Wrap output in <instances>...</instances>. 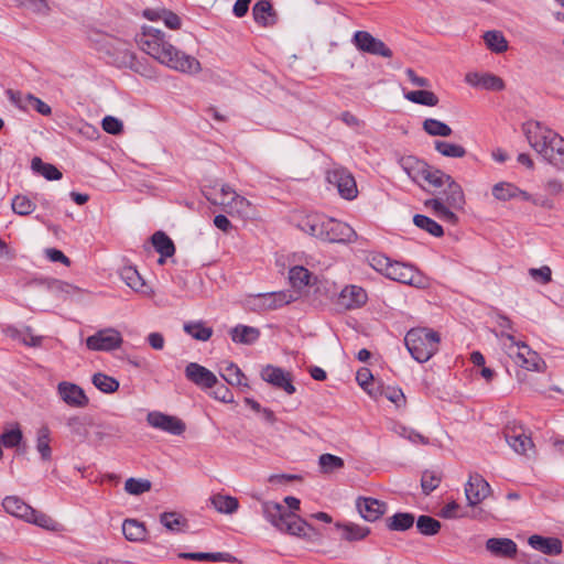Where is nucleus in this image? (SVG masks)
Here are the masks:
<instances>
[{
    "instance_id": "obj_12",
    "label": "nucleus",
    "mask_w": 564,
    "mask_h": 564,
    "mask_svg": "<svg viewBox=\"0 0 564 564\" xmlns=\"http://www.w3.org/2000/svg\"><path fill=\"white\" fill-rule=\"evenodd\" d=\"M351 42L357 50L364 53L386 58L392 57V51L381 40L375 37L367 31H356Z\"/></svg>"
},
{
    "instance_id": "obj_39",
    "label": "nucleus",
    "mask_w": 564,
    "mask_h": 564,
    "mask_svg": "<svg viewBox=\"0 0 564 564\" xmlns=\"http://www.w3.org/2000/svg\"><path fill=\"white\" fill-rule=\"evenodd\" d=\"M36 449L43 460L51 459V431L47 426H41L36 432Z\"/></svg>"
},
{
    "instance_id": "obj_49",
    "label": "nucleus",
    "mask_w": 564,
    "mask_h": 564,
    "mask_svg": "<svg viewBox=\"0 0 564 564\" xmlns=\"http://www.w3.org/2000/svg\"><path fill=\"white\" fill-rule=\"evenodd\" d=\"M441 522L430 516H420L416 520V528L423 535H435L441 530Z\"/></svg>"
},
{
    "instance_id": "obj_22",
    "label": "nucleus",
    "mask_w": 564,
    "mask_h": 564,
    "mask_svg": "<svg viewBox=\"0 0 564 564\" xmlns=\"http://www.w3.org/2000/svg\"><path fill=\"white\" fill-rule=\"evenodd\" d=\"M262 514L278 530L285 528V521L291 511H288L281 503L274 501H264L261 505Z\"/></svg>"
},
{
    "instance_id": "obj_64",
    "label": "nucleus",
    "mask_w": 564,
    "mask_h": 564,
    "mask_svg": "<svg viewBox=\"0 0 564 564\" xmlns=\"http://www.w3.org/2000/svg\"><path fill=\"white\" fill-rule=\"evenodd\" d=\"M162 21L171 30H178V29H181V25H182L181 18L176 13H174L170 10H166V9H163Z\"/></svg>"
},
{
    "instance_id": "obj_26",
    "label": "nucleus",
    "mask_w": 564,
    "mask_h": 564,
    "mask_svg": "<svg viewBox=\"0 0 564 564\" xmlns=\"http://www.w3.org/2000/svg\"><path fill=\"white\" fill-rule=\"evenodd\" d=\"M254 21L261 26H273L278 21V14L269 0H259L252 8Z\"/></svg>"
},
{
    "instance_id": "obj_54",
    "label": "nucleus",
    "mask_w": 564,
    "mask_h": 564,
    "mask_svg": "<svg viewBox=\"0 0 564 564\" xmlns=\"http://www.w3.org/2000/svg\"><path fill=\"white\" fill-rule=\"evenodd\" d=\"M151 481L148 479L128 478L124 482V490L129 495L139 496L150 491Z\"/></svg>"
},
{
    "instance_id": "obj_9",
    "label": "nucleus",
    "mask_w": 564,
    "mask_h": 564,
    "mask_svg": "<svg viewBox=\"0 0 564 564\" xmlns=\"http://www.w3.org/2000/svg\"><path fill=\"white\" fill-rule=\"evenodd\" d=\"M296 300L290 291L260 293L249 301L250 308L257 312L279 310Z\"/></svg>"
},
{
    "instance_id": "obj_46",
    "label": "nucleus",
    "mask_w": 564,
    "mask_h": 564,
    "mask_svg": "<svg viewBox=\"0 0 564 564\" xmlns=\"http://www.w3.org/2000/svg\"><path fill=\"white\" fill-rule=\"evenodd\" d=\"M434 147L438 153L446 158L459 159L466 155V149L459 144L436 140Z\"/></svg>"
},
{
    "instance_id": "obj_34",
    "label": "nucleus",
    "mask_w": 564,
    "mask_h": 564,
    "mask_svg": "<svg viewBox=\"0 0 564 564\" xmlns=\"http://www.w3.org/2000/svg\"><path fill=\"white\" fill-rule=\"evenodd\" d=\"M151 242L162 257H172L175 253V246L172 239L163 231H156L151 237Z\"/></svg>"
},
{
    "instance_id": "obj_45",
    "label": "nucleus",
    "mask_w": 564,
    "mask_h": 564,
    "mask_svg": "<svg viewBox=\"0 0 564 564\" xmlns=\"http://www.w3.org/2000/svg\"><path fill=\"white\" fill-rule=\"evenodd\" d=\"M413 223L416 227H419L422 230H425L426 232L434 237H442L444 235L443 227L427 216L415 215L413 217Z\"/></svg>"
},
{
    "instance_id": "obj_35",
    "label": "nucleus",
    "mask_w": 564,
    "mask_h": 564,
    "mask_svg": "<svg viewBox=\"0 0 564 564\" xmlns=\"http://www.w3.org/2000/svg\"><path fill=\"white\" fill-rule=\"evenodd\" d=\"M387 528L391 531H406L413 527L415 518L409 512H398L386 520Z\"/></svg>"
},
{
    "instance_id": "obj_20",
    "label": "nucleus",
    "mask_w": 564,
    "mask_h": 564,
    "mask_svg": "<svg viewBox=\"0 0 564 564\" xmlns=\"http://www.w3.org/2000/svg\"><path fill=\"white\" fill-rule=\"evenodd\" d=\"M261 377L264 381L284 390L288 394H293L295 392V387L292 383L290 373L285 372L281 368L267 366L262 369Z\"/></svg>"
},
{
    "instance_id": "obj_13",
    "label": "nucleus",
    "mask_w": 564,
    "mask_h": 564,
    "mask_svg": "<svg viewBox=\"0 0 564 564\" xmlns=\"http://www.w3.org/2000/svg\"><path fill=\"white\" fill-rule=\"evenodd\" d=\"M122 344L121 334L113 328H105L86 339V346L94 351H109L117 349Z\"/></svg>"
},
{
    "instance_id": "obj_51",
    "label": "nucleus",
    "mask_w": 564,
    "mask_h": 564,
    "mask_svg": "<svg viewBox=\"0 0 564 564\" xmlns=\"http://www.w3.org/2000/svg\"><path fill=\"white\" fill-rule=\"evenodd\" d=\"M184 330L193 338L202 341L208 340L213 335V328L205 326L202 322L186 323Z\"/></svg>"
},
{
    "instance_id": "obj_56",
    "label": "nucleus",
    "mask_w": 564,
    "mask_h": 564,
    "mask_svg": "<svg viewBox=\"0 0 564 564\" xmlns=\"http://www.w3.org/2000/svg\"><path fill=\"white\" fill-rule=\"evenodd\" d=\"M22 438V431L18 426L10 430H6L0 435V442L7 448L17 447L21 443Z\"/></svg>"
},
{
    "instance_id": "obj_10",
    "label": "nucleus",
    "mask_w": 564,
    "mask_h": 564,
    "mask_svg": "<svg viewBox=\"0 0 564 564\" xmlns=\"http://www.w3.org/2000/svg\"><path fill=\"white\" fill-rule=\"evenodd\" d=\"M326 180L334 185L338 194L347 200H352L358 195V188L354 175L345 167L337 166L327 171Z\"/></svg>"
},
{
    "instance_id": "obj_30",
    "label": "nucleus",
    "mask_w": 564,
    "mask_h": 564,
    "mask_svg": "<svg viewBox=\"0 0 564 564\" xmlns=\"http://www.w3.org/2000/svg\"><path fill=\"white\" fill-rule=\"evenodd\" d=\"M122 533L128 541L141 542L147 535L145 525L135 519H126L122 523Z\"/></svg>"
},
{
    "instance_id": "obj_60",
    "label": "nucleus",
    "mask_w": 564,
    "mask_h": 564,
    "mask_svg": "<svg viewBox=\"0 0 564 564\" xmlns=\"http://www.w3.org/2000/svg\"><path fill=\"white\" fill-rule=\"evenodd\" d=\"M21 4L37 14H47L50 7L46 0H21Z\"/></svg>"
},
{
    "instance_id": "obj_58",
    "label": "nucleus",
    "mask_w": 564,
    "mask_h": 564,
    "mask_svg": "<svg viewBox=\"0 0 564 564\" xmlns=\"http://www.w3.org/2000/svg\"><path fill=\"white\" fill-rule=\"evenodd\" d=\"M529 275L536 282L547 284L552 281V270L549 265L529 269Z\"/></svg>"
},
{
    "instance_id": "obj_25",
    "label": "nucleus",
    "mask_w": 564,
    "mask_h": 564,
    "mask_svg": "<svg viewBox=\"0 0 564 564\" xmlns=\"http://www.w3.org/2000/svg\"><path fill=\"white\" fill-rule=\"evenodd\" d=\"M486 549L494 556L512 558L517 554V544L511 539L491 538L486 542Z\"/></svg>"
},
{
    "instance_id": "obj_8",
    "label": "nucleus",
    "mask_w": 564,
    "mask_h": 564,
    "mask_svg": "<svg viewBox=\"0 0 564 564\" xmlns=\"http://www.w3.org/2000/svg\"><path fill=\"white\" fill-rule=\"evenodd\" d=\"M101 50L118 67H133L135 56L131 50L130 43L115 36L106 35L102 41Z\"/></svg>"
},
{
    "instance_id": "obj_47",
    "label": "nucleus",
    "mask_w": 564,
    "mask_h": 564,
    "mask_svg": "<svg viewBox=\"0 0 564 564\" xmlns=\"http://www.w3.org/2000/svg\"><path fill=\"white\" fill-rule=\"evenodd\" d=\"M12 210L20 216H29L35 210V202L26 195H17L11 203Z\"/></svg>"
},
{
    "instance_id": "obj_29",
    "label": "nucleus",
    "mask_w": 564,
    "mask_h": 564,
    "mask_svg": "<svg viewBox=\"0 0 564 564\" xmlns=\"http://www.w3.org/2000/svg\"><path fill=\"white\" fill-rule=\"evenodd\" d=\"M2 506L8 513L23 520L33 514V508L15 496L6 497Z\"/></svg>"
},
{
    "instance_id": "obj_59",
    "label": "nucleus",
    "mask_w": 564,
    "mask_h": 564,
    "mask_svg": "<svg viewBox=\"0 0 564 564\" xmlns=\"http://www.w3.org/2000/svg\"><path fill=\"white\" fill-rule=\"evenodd\" d=\"M102 129L107 132V133H110V134H119L122 132L123 130V124L122 122L112 117V116H107L102 119Z\"/></svg>"
},
{
    "instance_id": "obj_41",
    "label": "nucleus",
    "mask_w": 564,
    "mask_h": 564,
    "mask_svg": "<svg viewBox=\"0 0 564 564\" xmlns=\"http://www.w3.org/2000/svg\"><path fill=\"white\" fill-rule=\"evenodd\" d=\"M404 97L411 102L427 107H435L440 101L438 97L433 91L426 89L409 91Z\"/></svg>"
},
{
    "instance_id": "obj_14",
    "label": "nucleus",
    "mask_w": 564,
    "mask_h": 564,
    "mask_svg": "<svg viewBox=\"0 0 564 564\" xmlns=\"http://www.w3.org/2000/svg\"><path fill=\"white\" fill-rule=\"evenodd\" d=\"M147 422L152 427L172 435H182L186 430V425L181 419L159 411L148 413Z\"/></svg>"
},
{
    "instance_id": "obj_17",
    "label": "nucleus",
    "mask_w": 564,
    "mask_h": 564,
    "mask_svg": "<svg viewBox=\"0 0 564 564\" xmlns=\"http://www.w3.org/2000/svg\"><path fill=\"white\" fill-rule=\"evenodd\" d=\"M367 300V292L361 286L346 285L339 293L337 304L344 310L351 311L364 306Z\"/></svg>"
},
{
    "instance_id": "obj_43",
    "label": "nucleus",
    "mask_w": 564,
    "mask_h": 564,
    "mask_svg": "<svg viewBox=\"0 0 564 564\" xmlns=\"http://www.w3.org/2000/svg\"><path fill=\"white\" fill-rule=\"evenodd\" d=\"M422 128L432 137H449L453 132L448 124L434 118H426L423 121Z\"/></svg>"
},
{
    "instance_id": "obj_19",
    "label": "nucleus",
    "mask_w": 564,
    "mask_h": 564,
    "mask_svg": "<svg viewBox=\"0 0 564 564\" xmlns=\"http://www.w3.org/2000/svg\"><path fill=\"white\" fill-rule=\"evenodd\" d=\"M57 392L61 399L73 408H84L89 400L84 390L75 383L62 381L57 386Z\"/></svg>"
},
{
    "instance_id": "obj_31",
    "label": "nucleus",
    "mask_w": 564,
    "mask_h": 564,
    "mask_svg": "<svg viewBox=\"0 0 564 564\" xmlns=\"http://www.w3.org/2000/svg\"><path fill=\"white\" fill-rule=\"evenodd\" d=\"M313 279L315 280L316 276H314L306 268L301 265H295L289 271L290 283L295 290H302L305 286L313 284Z\"/></svg>"
},
{
    "instance_id": "obj_40",
    "label": "nucleus",
    "mask_w": 564,
    "mask_h": 564,
    "mask_svg": "<svg viewBox=\"0 0 564 564\" xmlns=\"http://www.w3.org/2000/svg\"><path fill=\"white\" fill-rule=\"evenodd\" d=\"M160 522L172 532H182L187 527V520L177 512H163L160 516Z\"/></svg>"
},
{
    "instance_id": "obj_33",
    "label": "nucleus",
    "mask_w": 564,
    "mask_h": 564,
    "mask_svg": "<svg viewBox=\"0 0 564 564\" xmlns=\"http://www.w3.org/2000/svg\"><path fill=\"white\" fill-rule=\"evenodd\" d=\"M213 507L220 513L232 514L239 508L237 498L228 495L216 494L210 497Z\"/></svg>"
},
{
    "instance_id": "obj_44",
    "label": "nucleus",
    "mask_w": 564,
    "mask_h": 564,
    "mask_svg": "<svg viewBox=\"0 0 564 564\" xmlns=\"http://www.w3.org/2000/svg\"><path fill=\"white\" fill-rule=\"evenodd\" d=\"M487 47L495 53H503L508 50V42L500 31H487L484 34Z\"/></svg>"
},
{
    "instance_id": "obj_27",
    "label": "nucleus",
    "mask_w": 564,
    "mask_h": 564,
    "mask_svg": "<svg viewBox=\"0 0 564 564\" xmlns=\"http://www.w3.org/2000/svg\"><path fill=\"white\" fill-rule=\"evenodd\" d=\"M530 546L546 555H558L562 553L563 544L557 538H545L542 535H531L528 540Z\"/></svg>"
},
{
    "instance_id": "obj_28",
    "label": "nucleus",
    "mask_w": 564,
    "mask_h": 564,
    "mask_svg": "<svg viewBox=\"0 0 564 564\" xmlns=\"http://www.w3.org/2000/svg\"><path fill=\"white\" fill-rule=\"evenodd\" d=\"M492 195L498 200H509L521 196L524 200L530 199V195L519 187L508 182H499L492 187Z\"/></svg>"
},
{
    "instance_id": "obj_32",
    "label": "nucleus",
    "mask_w": 564,
    "mask_h": 564,
    "mask_svg": "<svg viewBox=\"0 0 564 564\" xmlns=\"http://www.w3.org/2000/svg\"><path fill=\"white\" fill-rule=\"evenodd\" d=\"M232 341L250 345L260 336V330L256 327L238 325L230 330Z\"/></svg>"
},
{
    "instance_id": "obj_36",
    "label": "nucleus",
    "mask_w": 564,
    "mask_h": 564,
    "mask_svg": "<svg viewBox=\"0 0 564 564\" xmlns=\"http://www.w3.org/2000/svg\"><path fill=\"white\" fill-rule=\"evenodd\" d=\"M31 169L35 173L41 174L43 177H45L48 181H57V180L62 178V173L55 165H53L51 163H45L37 156L32 159Z\"/></svg>"
},
{
    "instance_id": "obj_6",
    "label": "nucleus",
    "mask_w": 564,
    "mask_h": 564,
    "mask_svg": "<svg viewBox=\"0 0 564 564\" xmlns=\"http://www.w3.org/2000/svg\"><path fill=\"white\" fill-rule=\"evenodd\" d=\"M501 337L508 341L503 343V347L516 365L530 371H542L544 369V360L527 344L517 341L511 334L501 333Z\"/></svg>"
},
{
    "instance_id": "obj_4",
    "label": "nucleus",
    "mask_w": 564,
    "mask_h": 564,
    "mask_svg": "<svg viewBox=\"0 0 564 564\" xmlns=\"http://www.w3.org/2000/svg\"><path fill=\"white\" fill-rule=\"evenodd\" d=\"M523 131L530 145L540 155L557 169H564V139L560 134L539 121L527 122Z\"/></svg>"
},
{
    "instance_id": "obj_1",
    "label": "nucleus",
    "mask_w": 564,
    "mask_h": 564,
    "mask_svg": "<svg viewBox=\"0 0 564 564\" xmlns=\"http://www.w3.org/2000/svg\"><path fill=\"white\" fill-rule=\"evenodd\" d=\"M402 167L411 178L422 177L435 189H441L435 191V197L426 199L424 206L441 220L452 225L457 224L458 217L455 210H463L466 204L462 186L451 175L411 156L402 160Z\"/></svg>"
},
{
    "instance_id": "obj_15",
    "label": "nucleus",
    "mask_w": 564,
    "mask_h": 564,
    "mask_svg": "<svg viewBox=\"0 0 564 564\" xmlns=\"http://www.w3.org/2000/svg\"><path fill=\"white\" fill-rule=\"evenodd\" d=\"M505 438L509 446L520 455H529V452L534 453L531 436L521 426H507Z\"/></svg>"
},
{
    "instance_id": "obj_53",
    "label": "nucleus",
    "mask_w": 564,
    "mask_h": 564,
    "mask_svg": "<svg viewBox=\"0 0 564 564\" xmlns=\"http://www.w3.org/2000/svg\"><path fill=\"white\" fill-rule=\"evenodd\" d=\"M7 334L14 338L21 340L24 345L36 347L40 346L42 341V337L34 336L30 328H26L25 330H18L17 328H8Z\"/></svg>"
},
{
    "instance_id": "obj_55",
    "label": "nucleus",
    "mask_w": 564,
    "mask_h": 564,
    "mask_svg": "<svg viewBox=\"0 0 564 564\" xmlns=\"http://www.w3.org/2000/svg\"><path fill=\"white\" fill-rule=\"evenodd\" d=\"M441 475L433 470H425L421 478V487L425 495L431 494L441 484Z\"/></svg>"
},
{
    "instance_id": "obj_18",
    "label": "nucleus",
    "mask_w": 564,
    "mask_h": 564,
    "mask_svg": "<svg viewBox=\"0 0 564 564\" xmlns=\"http://www.w3.org/2000/svg\"><path fill=\"white\" fill-rule=\"evenodd\" d=\"M356 507L360 516L369 522L377 521L387 511V503L371 497H359Z\"/></svg>"
},
{
    "instance_id": "obj_37",
    "label": "nucleus",
    "mask_w": 564,
    "mask_h": 564,
    "mask_svg": "<svg viewBox=\"0 0 564 564\" xmlns=\"http://www.w3.org/2000/svg\"><path fill=\"white\" fill-rule=\"evenodd\" d=\"M8 93L10 95V97H11V100L13 102H15L20 107H28V106H30V107L34 108L39 113H41L43 116H48L52 112L51 107L46 102L41 100L40 98H36V97L32 96V95H28L26 98H25L26 104L22 105V104H20V94L19 93H13L12 90H9Z\"/></svg>"
},
{
    "instance_id": "obj_48",
    "label": "nucleus",
    "mask_w": 564,
    "mask_h": 564,
    "mask_svg": "<svg viewBox=\"0 0 564 564\" xmlns=\"http://www.w3.org/2000/svg\"><path fill=\"white\" fill-rule=\"evenodd\" d=\"M221 377L231 386H245L247 387L246 377L240 370V368L229 362L221 371Z\"/></svg>"
},
{
    "instance_id": "obj_62",
    "label": "nucleus",
    "mask_w": 564,
    "mask_h": 564,
    "mask_svg": "<svg viewBox=\"0 0 564 564\" xmlns=\"http://www.w3.org/2000/svg\"><path fill=\"white\" fill-rule=\"evenodd\" d=\"M66 424L74 435H77L79 437H86L87 430L85 429V424L79 416L74 415L68 417Z\"/></svg>"
},
{
    "instance_id": "obj_7",
    "label": "nucleus",
    "mask_w": 564,
    "mask_h": 564,
    "mask_svg": "<svg viewBox=\"0 0 564 564\" xmlns=\"http://www.w3.org/2000/svg\"><path fill=\"white\" fill-rule=\"evenodd\" d=\"M205 197L214 205H219L232 217L250 219L254 216V207L250 200L236 193L229 185H223L220 188V199H213L205 194Z\"/></svg>"
},
{
    "instance_id": "obj_11",
    "label": "nucleus",
    "mask_w": 564,
    "mask_h": 564,
    "mask_svg": "<svg viewBox=\"0 0 564 564\" xmlns=\"http://www.w3.org/2000/svg\"><path fill=\"white\" fill-rule=\"evenodd\" d=\"M384 260L386 267L384 269L381 270L384 272L387 278L403 284H409L417 288L423 286L424 278L412 265L397 261L390 262L388 259Z\"/></svg>"
},
{
    "instance_id": "obj_23",
    "label": "nucleus",
    "mask_w": 564,
    "mask_h": 564,
    "mask_svg": "<svg viewBox=\"0 0 564 564\" xmlns=\"http://www.w3.org/2000/svg\"><path fill=\"white\" fill-rule=\"evenodd\" d=\"M467 84L474 87L499 91L505 88L503 80L494 74L468 73L465 76Z\"/></svg>"
},
{
    "instance_id": "obj_52",
    "label": "nucleus",
    "mask_w": 564,
    "mask_h": 564,
    "mask_svg": "<svg viewBox=\"0 0 564 564\" xmlns=\"http://www.w3.org/2000/svg\"><path fill=\"white\" fill-rule=\"evenodd\" d=\"M322 473L330 474L344 467V459L333 454H322L318 458Z\"/></svg>"
},
{
    "instance_id": "obj_61",
    "label": "nucleus",
    "mask_w": 564,
    "mask_h": 564,
    "mask_svg": "<svg viewBox=\"0 0 564 564\" xmlns=\"http://www.w3.org/2000/svg\"><path fill=\"white\" fill-rule=\"evenodd\" d=\"M372 373L370 371V369L366 368V367H362L360 368L357 373H356V380L358 382V384L365 390L367 391L370 395H376V393H373L369 388L368 386L370 384L371 380H372Z\"/></svg>"
},
{
    "instance_id": "obj_63",
    "label": "nucleus",
    "mask_w": 564,
    "mask_h": 564,
    "mask_svg": "<svg viewBox=\"0 0 564 564\" xmlns=\"http://www.w3.org/2000/svg\"><path fill=\"white\" fill-rule=\"evenodd\" d=\"M381 394L384 395L389 401L394 403L397 406H401L405 404V397L401 389H391L388 388L381 391Z\"/></svg>"
},
{
    "instance_id": "obj_5",
    "label": "nucleus",
    "mask_w": 564,
    "mask_h": 564,
    "mask_svg": "<svg viewBox=\"0 0 564 564\" xmlns=\"http://www.w3.org/2000/svg\"><path fill=\"white\" fill-rule=\"evenodd\" d=\"M440 341V334L425 327L410 329L404 338L409 352L421 364L426 362L436 354Z\"/></svg>"
},
{
    "instance_id": "obj_42",
    "label": "nucleus",
    "mask_w": 564,
    "mask_h": 564,
    "mask_svg": "<svg viewBox=\"0 0 564 564\" xmlns=\"http://www.w3.org/2000/svg\"><path fill=\"white\" fill-rule=\"evenodd\" d=\"M336 527L341 531V538L350 542L362 540L370 533V529L368 527H361L355 523H347L344 525L336 524Z\"/></svg>"
},
{
    "instance_id": "obj_3",
    "label": "nucleus",
    "mask_w": 564,
    "mask_h": 564,
    "mask_svg": "<svg viewBox=\"0 0 564 564\" xmlns=\"http://www.w3.org/2000/svg\"><path fill=\"white\" fill-rule=\"evenodd\" d=\"M293 221L302 231L329 243H351L357 234L348 224L319 213H297Z\"/></svg>"
},
{
    "instance_id": "obj_24",
    "label": "nucleus",
    "mask_w": 564,
    "mask_h": 564,
    "mask_svg": "<svg viewBox=\"0 0 564 564\" xmlns=\"http://www.w3.org/2000/svg\"><path fill=\"white\" fill-rule=\"evenodd\" d=\"M285 522V528H282L281 530L283 532L301 538H307L310 540H313L317 535L315 529L308 522L293 512H290Z\"/></svg>"
},
{
    "instance_id": "obj_57",
    "label": "nucleus",
    "mask_w": 564,
    "mask_h": 564,
    "mask_svg": "<svg viewBox=\"0 0 564 564\" xmlns=\"http://www.w3.org/2000/svg\"><path fill=\"white\" fill-rule=\"evenodd\" d=\"M30 518H26L25 521L36 524L41 528L47 529V530H54L56 527V522L47 514L40 512L35 509H33V514L29 516Z\"/></svg>"
},
{
    "instance_id": "obj_2",
    "label": "nucleus",
    "mask_w": 564,
    "mask_h": 564,
    "mask_svg": "<svg viewBox=\"0 0 564 564\" xmlns=\"http://www.w3.org/2000/svg\"><path fill=\"white\" fill-rule=\"evenodd\" d=\"M137 43L144 53L171 69L187 75H196L202 70V65L196 57L176 48L159 29L143 28Z\"/></svg>"
},
{
    "instance_id": "obj_38",
    "label": "nucleus",
    "mask_w": 564,
    "mask_h": 564,
    "mask_svg": "<svg viewBox=\"0 0 564 564\" xmlns=\"http://www.w3.org/2000/svg\"><path fill=\"white\" fill-rule=\"evenodd\" d=\"M120 278L129 288L137 292H142V289L145 286L144 280L139 271L132 265L123 267L120 270Z\"/></svg>"
},
{
    "instance_id": "obj_50",
    "label": "nucleus",
    "mask_w": 564,
    "mask_h": 564,
    "mask_svg": "<svg viewBox=\"0 0 564 564\" xmlns=\"http://www.w3.org/2000/svg\"><path fill=\"white\" fill-rule=\"evenodd\" d=\"M93 383L98 390L105 393H112L119 389L118 380L101 372L93 376Z\"/></svg>"
},
{
    "instance_id": "obj_16",
    "label": "nucleus",
    "mask_w": 564,
    "mask_h": 564,
    "mask_svg": "<svg viewBox=\"0 0 564 564\" xmlns=\"http://www.w3.org/2000/svg\"><path fill=\"white\" fill-rule=\"evenodd\" d=\"M491 492L490 485L479 474H473L465 486L468 505L474 507L485 500Z\"/></svg>"
},
{
    "instance_id": "obj_21",
    "label": "nucleus",
    "mask_w": 564,
    "mask_h": 564,
    "mask_svg": "<svg viewBox=\"0 0 564 564\" xmlns=\"http://www.w3.org/2000/svg\"><path fill=\"white\" fill-rule=\"evenodd\" d=\"M186 378L203 389H209L216 386L218 382L217 377L207 368L191 362L185 368Z\"/></svg>"
}]
</instances>
